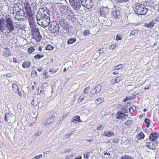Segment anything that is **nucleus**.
Instances as JSON below:
<instances>
[{
    "label": "nucleus",
    "instance_id": "obj_1",
    "mask_svg": "<svg viewBox=\"0 0 159 159\" xmlns=\"http://www.w3.org/2000/svg\"><path fill=\"white\" fill-rule=\"evenodd\" d=\"M14 26L12 21L9 17L1 18L0 20V30L4 34H8L12 31Z\"/></svg>",
    "mask_w": 159,
    "mask_h": 159
},
{
    "label": "nucleus",
    "instance_id": "obj_2",
    "mask_svg": "<svg viewBox=\"0 0 159 159\" xmlns=\"http://www.w3.org/2000/svg\"><path fill=\"white\" fill-rule=\"evenodd\" d=\"M37 23L40 25L45 28L48 26L50 21V17L36 16Z\"/></svg>",
    "mask_w": 159,
    "mask_h": 159
},
{
    "label": "nucleus",
    "instance_id": "obj_3",
    "mask_svg": "<svg viewBox=\"0 0 159 159\" xmlns=\"http://www.w3.org/2000/svg\"><path fill=\"white\" fill-rule=\"evenodd\" d=\"M48 25L49 30L53 32L54 33H58L60 27L57 22L55 21H50Z\"/></svg>",
    "mask_w": 159,
    "mask_h": 159
},
{
    "label": "nucleus",
    "instance_id": "obj_4",
    "mask_svg": "<svg viewBox=\"0 0 159 159\" xmlns=\"http://www.w3.org/2000/svg\"><path fill=\"white\" fill-rule=\"evenodd\" d=\"M148 11V9L144 7L142 4H137L135 7V12L138 15H145Z\"/></svg>",
    "mask_w": 159,
    "mask_h": 159
},
{
    "label": "nucleus",
    "instance_id": "obj_5",
    "mask_svg": "<svg viewBox=\"0 0 159 159\" xmlns=\"http://www.w3.org/2000/svg\"><path fill=\"white\" fill-rule=\"evenodd\" d=\"M24 11H20L19 12L15 13V17L18 21H23L25 20L27 15Z\"/></svg>",
    "mask_w": 159,
    "mask_h": 159
},
{
    "label": "nucleus",
    "instance_id": "obj_6",
    "mask_svg": "<svg viewBox=\"0 0 159 159\" xmlns=\"http://www.w3.org/2000/svg\"><path fill=\"white\" fill-rule=\"evenodd\" d=\"M37 5L35 3H32L29 7H26L25 11L27 15V17L29 18L31 15V11L32 12L35 11L37 9Z\"/></svg>",
    "mask_w": 159,
    "mask_h": 159
},
{
    "label": "nucleus",
    "instance_id": "obj_7",
    "mask_svg": "<svg viewBox=\"0 0 159 159\" xmlns=\"http://www.w3.org/2000/svg\"><path fill=\"white\" fill-rule=\"evenodd\" d=\"M49 11L47 9V8H40L38 10L36 16H38L39 15L41 16H45L50 17Z\"/></svg>",
    "mask_w": 159,
    "mask_h": 159
},
{
    "label": "nucleus",
    "instance_id": "obj_8",
    "mask_svg": "<svg viewBox=\"0 0 159 159\" xmlns=\"http://www.w3.org/2000/svg\"><path fill=\"white\" fill-rule=\"evenodd\" d=\"M31 32L32 34H33V39H35L36 41L40 42L41 41L42 36L40 34L38 29H33Z\"/></svg>",
    "mask_w": 159,
    "mask_h": 159
},
{
    "label": "nucleus",
    "instance_id": "obj_9",
    "mask_svg": "<svg viewBox=\"0 0 159 159\" xmlns=\"http://www.w3.org/2000/svg\"><path fill=\"white\" fill-rule=\"evenodd\" d=\"M81 4L82 6L89 9L93 5V3L91 0H80Z\"/></svg>",
    "mask_w": 159,
    "mask_h": 159
},
{
    "label": "nucleus",
    "instance_id": "obj_10",
    "mask_svg": "<svg viewBox=\"0 0 159 159\" xmlns=\"http://www.w3.org/2000/svg\"><path fill=\"white\" fill-rule=\"evenodd\" d=\"M109 10L107 7H101L98 10V12L100 16L105 17L109 12Z\"/></svg>",
    "mask_w": 159,
    "mask_h": 159
},
{
    "label": "nucleus",
    "instance_id": "obj_11",
    "mask_svg": "<svg viewBox=\"0 0 159 159\" xmlns=\"http://www.w3.org/2000/svg\"><path fill=\"white\" fill-rule=\"evenodd\" d=\"M20 11H24L23 5L19 3L14 5L13 9V14H15V13L19 12Z\"/></svg>",
    "mask_w": 159,
    "mask_h": 159
},
{
    "label": "nucleus",
    "instance_id": "obj_12",
    "mask_svg": "<svg viewBox=\"0 0 159 159\" xmlns=\"http://www.w3.org/2000/svg\"><path fill=\"white\" fill-rule=\"evenodd\" d=\"M71 6L74 9L77 11L80 10L81 6V4L80 0L70 3Z\"/></svg>",
    "mask_w": 159,
    "mask_h": 159
},
{
    "label": "nucleus",
    "instance_id": "obj_13",
    "mask_svg": "<svg viewBox=\"0 0 159 159\" xmlns=\"http://www.w3.org/2000/svg\"><path fill=\"white\" fill-rule=\"evenodd\" d=\"M157 20H154L150 22L149 24H145L144 26L147 28H151L153 27L155 24L157 23Z\"/></svg>",
    "mask_w": 159,
    "mask_h": 159
},
{
    "label": "nucleus",
    "instance_id": "obj_14",
    "mask_svg": "<svg viewBox=\"0 0 159 159\" xmlns=\"http://www.w3.org/2000/svg\"><path fill=\"white\" fill-rule=\"evenodd\" d=\"M59 23L64 30H66L68 28L67 23L64 20H61L60 21Z\"/></svg>",
    "mask_w": 159,
    "mask_h": 159
},
{
    "label": "nucleus",
    "instance_id": "obj_15",
    "mask_svg": "<svg viewBox=\"0 0 159 159\" xmlns=\"http://www.w3.org/2000/svg\"><path fill=\"white\" fill-rule=\"evenodd\" d=\"M128 115L124 114L122 112H118L117 114L116 115V118L117 119H122L125 118V116H128Z\"/></svg>",
    "mask_w": 159,
    "mask_h": 159
},
{
    "label": "nucleus",
    "instance_id": "obj_16",
    "mask_svg": "<svg viewBox=\"0 0 159 159\" xmlns=\"http://www.w3.org/2000/svg\"><path fill=\"white\" fill-rule=\"evenodd\" d=\"M129 100H125L123 101V105L125 108H129L132 105L131 102H130Z\"/></svg>",
    "mask_w": 159,
    "mask_h": 159
},
{
    "label": "nucleus",
    "instance_id": "obj_17",
    "mask_svg": "<svg viewBox=\"0 0 159 159\" xmlns=\"http://www.w3.org/2000/svg\"><path fill=\"white\" fill-rule=\"evenodd\" d=\"M114 134L111 131H105L103 134L102 136L104 137H112L114 136Z\"/></svg>",
    "mask_w": 159,
    "mask_h": 159
},
{
    "label": "nucleus",
    "instance_id": "obj_18",
    "mask_svg": "<svg viewBox=\"0 0 159 159\" xmlns=\"http://www.w3.org/2000/svg\"><path fill=\"white\" fill-rule=\"evenodd\" d=\"M150 139L152 141L155 140L157 138V134L155 132L151 133L149 136Z\"/></svg>",
    "mask_w": 159,
    "mask_h": 159
},
{
    "label": "nucleus",
    "instance_id": "obj_19",
    "mask_svg": "<svg viewBox=\"0 0 159 159\" xmlns=\"http://www.w3.org/2000/svg\"><path fill=\"white\" fill-rule=\"evenodd\" d=\"M31 63L30 61H24L22 64V67L25 68H28L30 66Z\"/></svg>",
    "mask_w": 159,
    "mask_h": 159
},
{
    "label": "nucleus",
    "instance_id": "obj_20",
    "mask_svg": "<svg viewBox=\"0 0 159 159\" xmlns=\"http://www.w3.org/2000/svg\"><path fill=\"white\" fill-rule=\"evenodd\" d=\"M146 146L151 149H154L155 148V145L152 142H147Z\"/></svg>",
    "mask_w": 159,
    "mask_h": 159
},
{
    "label": "nucleus",
    "instance_id": "obj_21",
    "mask_svg": "<svg viewBox=\"0 0 159 159\" xmlns=\"http://www.w3.org/2000/svg\"><path fill=\"white\" fill-rule=\"evenodd\" d=\"M54 121V119L52 116L48 118L46 120L45 126H46L48 125H49L51 123H52Z\"/></svg>",
    "mask_w": 159,
    "mask_h": 159
},
{
    "label": "nucleus",
    "instance_id": "obj_22",
    "mask_svg": "<svg viewBox=\"0 0 159 159\" xmlns=\"http://www.w3.org/2000/svg\"><path fill=\"white\" fill-rule=\"evenodd\" d=\"M122 80L121 77L120 76H118L117 77L115 78L114 79H113L111 80V82L113 84H115L121 81Z\"/></svg>",
    "mask_w": 159,
    "mask_h": 159
},
{
    "label": "nucleus",
    "instance_id": "obj_23",
    "mask_svg": "<svg viewBox=\"0 0 159 159\" xmlns=\"http://www.w3.org/2000/svg\"><path fill=\"white\" fill-rule=\"evenodd\" d=\"M81 121L80 116H75L73 119H72L71 122L76 123L77 122H79Z\"/></svg>",
    "mask_w": 159,
    "mask_h": 159
},
{
    "label": "nucleus",
    "instance_id": "obj_24",
    "mask_svg": "<svg viewBox=\"0 0 159 159\" xmlns=\"http://www.w3.org/2000/svg\"><path fill=\"white\" fill-rule=\"evenodd\" d=\"M119 14V12L117 10L112 11L111 12V15L113 16V17L115 18H118Z\"/></svg>",
    "mask_w": 159,
    "mask_h": 159
},
{
    "label": "nucleus",
    "instance_id": "obj_25",
    "mask_svg": "<svg viewBox=\"0 0 159 159\" xmlns=\"http://www.w3.org/2000/svg\"><path fill=\"white\" fill-rule=\"evenodd\" d=\"M137 106L133 105L131 106L130 108H128V109H129V111L130 113L132 114V113L136 110V109L138 108Z\"/></svg>",
    "mask_w": 159,
    "mask_h": 159
},
{
    "label": "nucleus",
    "instance_id": "obj_26",
    "mask_svg": "<svg viewBox=\"0 0 159 159\" xmlns=\"http://www.w3.org/2000/svg\"><path fill=\"white\" fill-rule=\"evenodd\" d=\"M11 118V116L8 113H6L5 116V120L6 121L9 122Z\"/></svg>",
    "mask_w": 159,
    "mask_h": 159
},
{
    "label": "nucleus",
    "instance_id": "obj_27",
    "mask_svg": "<svg viewBox=\"0 0 159 159\" xmlns=\"http://www.w3.org/2000/svg\"><path fill=\"white\" fill-rule=\"evenodd\" d=\"M101 85L100 84H99L95 86L94 89H95L97 93L99 92L101 90Z\"/></svg>",
    "mask_w": 159,
    "mask_h": 159
},
{
    "label": "nucleus",
    "instance_id": "obj_28",
    "mask_svg": "<svg viewBox=\"0 0 159 159\" xmlns=\"http://www.w3.org/2000/svg\"><path fill=\"white\" fill-rule=\"evenodd\" d=\"M12 88L15 93H18V92L19 88L17 85L16 84H13Z\"/></svg>",
    "mask_w": 159,
    "mask_h": 159
},
{
    "label": "nucleus",
    "instance_id": "obj_29",
    "mask_svg": "<svg viewBox=\"0 0 159 159\" xmlns=\"http://www.w3.org/2000/svg\"><path fill=\"white\" fill-rule=\"evenodd\" d=\"M144 135L143 132H141L138 136V139L139 140H140L144 138Z\"/></svg>",
    "mask_w": 159,
    "mask_h": 159
},
{
    "label": "nucleus",
    "instance_id": "obj_30",
    "mask_svg": "<svg viewBox=\"0 0 159 159\" xmlns=\"http://www.w3.org/2000/svg\"><path fill=\"white\" fill-rule=\"evenodd\" d=\"M76 41L75 38H71L70 39L67 41V43L69 44H72L75 43Z\"/></svg>",
    "mask_w": 159,
    "mask_h": 159
},
{
    "label": "nucleus",
    "instance_id": "obj_31",
    "mask_svg": "<svg viewBox=\"0 0 159 159\" xmlns=\"http://www.w3.org/2000/svg\"><path fill=\"white\" fill-rule=\"evenodd\" d=\"M136 95L135 94H132L131 96H127L124 99H132V98L135 99L136 98Z\"/></svg>",
    "mask_w": 159,
    "mask_h": 159
},
{
    "label": "nucleus",
    "instance_id": "obj_32",
    "mask_svg": "<svg viewBox=\"0 0 159 159\" xmlns=\"http://www.w3.org/2000/svg\"><path fill=\"white\" fill-rule=\"evenodd\" d=\"M144 122L147 124L146 127L147 128L149 127L150 125V120L149 119L146 118L144 120Z\"/></svg>",
    "mask_w": 159,
    "mask_h": 159
},
{
    "label": "nucleus",
    "instance_id": "obj_33",
    "mask_svg": "<svg viewBox=\"0 0 159 159\" xmlns=\"http://www.w3.org/2000/svg\"><path fill=\"white\" fill-rule=\"evenodd\" d=\"M107 50V48H102L100 49L98 51L100 54H102L104 52H106Z\"/></svg>",
    "mask_w": 159,
    "mask_h": 159
},
{
    "label": "nucleus",
    "instance_id": "obj_34",
    "mask_svg": "<svg viewBox=\"0 0 159 159\" xmlns=\"http://www.w3.org/2000/svg\"><path fill=\"white\" fill-rule=\"evenodd\" d=\"M90 87H87L84 90V91L83 92V93L85 95H87V94L89 93V91Z\"/></svg>",
    "mask_w": 159,
    "mask_h": 159
},
{
    "label": "nucleus",
    "instance_id": "obj_35",
    "mask_svg": "<svg viewBox=\"0 0 159 159\" xmlns=\"http://www.w3.org/2000/svg\"><path fill=\"white\" fill-rule=\"evenodd\" d=\"M129 0H115L116 2L118 4L127 2Z\"/></svg>",
    "mask_w": 159,
    "mask_h": 159
},
{
    "label": "nucleus",
    "instance_id": "obj_36",
    "mask_svg": "<svg viewBox=\"0 0 159 159\" xmlns=\"http://www.w3.org/2000/svg\"><path fill=\"white\" fill-rule=\"evenodd\" d=\"M120 159H133L132 157L129 156H123Z\"/></svg>",
    "mask_w": 159,
    "mask_h": 159
},
{
    "label": "nucleus",
    "instance_id": "obj_37",
    "mask_svg": "<svg viewBox=\"0 0 159 159\" xmlns=\"http://www.w3.org/2000/svg\"><path fill=\"white\" fill-rule=\"evenodd\" d=\"M31 75L32 77H35L37 76V72L35 70H33L31 72Z\"/></svg>",
    "mask_w": 159,
    "mask_h": 159
},
{
    "label": "nucleus",
    "instance_id": "obj_38",
    "mask_svg": "<svg viewBox=\"0 0 159 159\" xmlns=\"http://www.w3.org/2000/svg\"><path fill=\"white\" fill-rule=\"evenodd\" d=\"M133 123V121L132 120H129L125 122V124L128 126L130 125Z\"/></svg>",
    "mask_w": 159,
    "mask_h": 159
},
{
    "label": "nucleus",
    "instance_id": "obj_39",
    "mask_svg": "<svg viewBox=\"0 0 159 159\" xmlns=\"http://www.w3.org/2000/svg\"><path fill=\"white\" fill-rule=\"evenodd\" d=\"M97 93L95 89H92L90 93V95L91 96H93L94 95V94Z\"/></svg>",
    "mask_w": 159,
    "mask_h": 159
},
{
    "label": "nucleus",
    "instance_id": "obj_40",
    "mask_svg": "<svg viewBox=\"0 0 159 159\" xmlns=\"http://www.w3.org/2000/svg\"><path fill=\"white\" fill-rule=\"evenodd\" d=\"M35 50V49L33 47H31L28 49V52L29 53H31L32 52H34Z\"/></svg>",
    "mask_w": 159,
    "mask_h": 159
},
{
    "label": "nucleus",
    "instance_id": "obj_41",
    "mask_svg": "<svg viewBox=\"0 0 159 159\" xmlns=\"http://www.w3.org/2000/svg\"><path fill=\"white\" fill-rule=\"evenodd\" d=\"M46 49L47 50H52L53 49V47L52 46L50 45H48L46 47Z\"/></svg>",
    "mask_w": 159,
    "mask_h": 159
},
{
    "label": "nucleus",
    "instance_id": "obj_42",
    "mask_svg": "<svg viewBox=\"0 0 159 159\" xmlns=\"http://www.w3.org/2000/svg\"><path fill=\"white\" fill-rule=\"evenodd\" d=\"M31 103L32 105L36 106L38 104V102L37 100H32Z\"/></svg>",
    "mask_w": 159,
    "mask_h": 159
},
{
    "label": "nucleus",
    "instance_id": "obj_43",
    "mask_svg": "<svg viewBox=\"0 0 159 159\" xmlns=\"http://www.w3.org/2000/svg\"><path fill=\"white\" fill-rule=\"evenodd\" d=\"M90 152H88L86 154L84 153V157L85 159H88L89 157Z\"/></svg>",
    "mask_w": 159,
    "mask_h": 159
},
{
    "label": "nucleus",
    "instance_id": "obj_44",
    "mask_svg": "<svg viewBox=\"0 0 159 159\" xmlns=\"http://www.w3.org/2000/svg\"><path fill=\"white\" fill-rule=\"evenodd\" d=\"M73 134V133H68L64 136V138L65 139H67L69 138L71 134Z\"/></svg>",
    "mask_w": 159,
    "mask_h": 159
},
{
    "label": "nucleus",
    "instance_id": "obj_45",
    "mask_svg": "<svg viewBox=\"0 0 159 159\" xmlns=\"http://www.w3.org/2000/svg\"><path fill=\"white\" fill-rule=\"evenodd\" d=\"M87 97V95H85L83 93L81 96H80L78 99H84Z\"/></svg>",
    "mask_w": 159,
    "mask_h": 159
},
{
    "label": "nucleus",
    "instance_id": "obj_46",
    "mask_svg": "<svg viewBox=\"0 0 159 159\" xmlns=\"http://www.w3.org/2000/svg\"><path fill=\"white\" fill-rule=\"evenodd\" d=\"M122 68V65L121 64L118 65L117 66H115V69L116 70H119L120 69H121Z\"/></svg>",
    "mask_w": 159,
    "mask_h": 159
},
{
    "label": "nucleus",
    "instance_id": "obj_47",
    "mask_svg": "<svg viewBox=\"0 0 159 159\" xmlns=\"http://www.w3.org/2000/svg\"><path fill=\"white\" fill-rule=\"evenodd\" d=\"M102 100H95V103L96 105H98L101 103H102V102L101 101Z\"/></svg>",
    "mask_w": 159,
    "mask_h": 159
},
{
    "label": "nucleus",
    "instance_id": "obj_48",
    "mask_svg": "<svg viewBox=\"0 0 159 159\" xmlns=\"http://www.w3.org/2000/svg\"><path fill=\"white\" fill-rule=\"evenodd\" d=\"M43 56V55L41 56L40 54H37L34 57V58L37 59H40V58Z\"/></svg>",
    "mask_w": 159,
    "mask_h": 159
},
{
    "label": "nucleus",
    "instance_id": "obj_49",
    "mask_svg": "<svg viewBox=\"0 0 159 159\" xmlns=\"http://www.w3.org/2000/svg\"><path fill=\"white\" fill-rule=\"evenodd\" d=\"M121 36L120 34H118L116 36V40L118 41L121 40Z\"/></svg>",
    "mask_w": 159,
    "mask_h": 159
},
{
    "label": "nucleus",
    "instance_id": "obj_50",
    "mask_svg": "<svg viewBox=\"0 0 159 159\" xmlns=\"http://www.w3.org/2000/svg\"><path fill=\"white\" fill-rule=\"evenodd\" d=\"M90 34L89 31V30H86L84 33V35L85 36H87Z\"/></svg>",
    "mask_w": 159,
    "mask_h": 159
},
{
    "label": "nucleus",
    "instance_id": "obj_51",
    "mask_svg": "<svg viewBox=\"0 0 159 159\" xmlns=\"http://www.w3.org/2000/svg\"><path fill=\"white\" fill-rule=\"evenodd\" d=\"M43 156L42 155L40 154L38 156H35L34 157L36 159H39L41 158Z\"/></svg>",
    "mask_w": 159,
    "mask_h": 159
},
{
    "label": "nucleus",
    "instance_id": "obj_52",
    "mask_svg": "<svg viewBox=\"0 0 159 159\" xmlns=\"http://www.w3.org/2000/svg\"><path fill=\"white\" fill-rule=\"evenodd\" d=\"M116 47V44H112L111 46L110 49H114Z\"/></svg>",
    "mask_w": 159,
    "mask_h": 159
},
{
    "label": "nucleus",
    "instance_id": "obj_53",
    "mask_svg": "<svg viewBox=\"0 0 159 159\" xmlns=\"http://www.w3.org/2000/svg\"><path fill=\"white\" fill-rule=\"evenodd\" d=\"M49 71L50 72H53V73H55L57 71L54 70V68H50L49 69Z\"/></svg>",
    "mask_w": 159,
    "mask_h": 159
},
{
    "label": "nucleus",
    "instance_id": "obj_54",
    "mask_svg": "<svg viewBox=\"0 0 159 159\" xmlns=\"http://www.w3.org/2000/svg\"><path fill=\"white\" fill-rule=\"evenodd\" d=\"M102 125H100L97 128V129L98 130H101L102 129H103V127H102Z\"/></svg>",
    "mask_w": 159,
    "mask_h": 159
},
{
    "label": "nucleus",
    "instance_id": "obj_55",
    "mask_svg": "<svg viewBox=\"0 0 159 159\" xmlns=\"http://www.w3.org/2000/svg\"><path fill=\"white\" fill-rule=\"evenodd\" d=\"M112 142L115 143H118V141L117 139H115L112 140Z\"/></svg>",
    "mask_w": 159,
    "mask_h": 159
},
{
    "label": "nucleus",
    "instance_id": "obj_56",
    "mask_svg": "<svg viewBox=\"0 0 159 159\" xmlns=\"http://www.w3.org/2000/svg\"><path fill=\"white\" fill-rule=\"evenodd\" d=\"M136 31L135 30L131 32L130 34V36L134 35L136 34Z\"/></svg>",
    "mask_w": 159,
    "mask_h": 159
},
{
    "label": "nucleus",
    "instance_id": "obj_57",
    "mask_svg": "<svg viewBox=\"0 0 159 159\" xmlns=\"http://www.w3.org/2000/svg\"><path fill=\"white\" fill-rule=\"evenodd\" d=\"M41 134V132L40 131H38L35 134V136L36 137H37L38 136L40 135Z\"/></svg>",
    "mask_w": 159,
    "mask_h": 159
},
{
    "label": "nucleus",
    "instance_id": "obj_58",
    "mask_svg": "<svg viewBox=\"0 0 159 159\" xmlns=\"http://www.w3.org/2000/svg\"><path fill=\"white\" fill-rule=\"evenodd\" d=\"M12 75L11 73H9L6 74V76L8 77H11L12 76Z\"/></svg>",
    "mask_w": 159,
    "mask_h": 159
},
{
    "label": "nucleus",
    "instance_id": "obj_59",
    "mask_svg": "<svg viewBox=\"0 0 159 159\" xmlns=\"http://www.w3.org/2000/svg\"><path fill=\"white\" fill-rule=\"evenodd\" d=\"M61 8L63 9L64 10H67V7L65 6H62L61 7Z\"/></svg>",
    "mask_w": 159,
    "mask_h": 159
},
{
    "label": "nucleus",
    "instance_id": "obj_60",
    "mask_svg": "<svg viewBox=\"0 0 159 159\" xmlns=\"http://www.w3.org/2000/svg\"><path fill=\"white\" fill-rule=\"evenodd\" d=\"M128 110H129V109H128V108H125V110H124V111H125V113H127Z\"/></svg>",
    "mask_w": 159,
    "mask_h": 159
},
{
    "label": "nucleus",
    "instance_id": "obj_61",
    "mask_svg": "<svg viewBox=\"0 0 159 159\" xmlns=\"http://www.w3.org/2000/svg\"><path fill=\"white\" fill-rule=\"evenodd\" d=\"M104 154L105 155H107L109 157L110 155V153L109 152H105Z\"/></svg>",
    "mask_w": 159,
    "mask_h": 159
},
{
    "label": "nucleus",
    "instance_id": "obj_62",
    "mask_svg": "<svg viewBox=\"0 0 159 159\" xmlns=\"http://www.w3.org/2000/svg\"><path fill=\"white\" fill-rule=\"evenodd\" d=\"M13 61L15 63H16L17 61L16 59L15 58H14L13 59Z\"/></svg>",
    "mask_w": 159,
    "mask_h": 159
},
{
    "label": "nucleus",
    "instance_id": "obj_63",
    "mask_svg": "<svg viewBox=\"0 0 159 159\" xmlns=\"http://www.w3.org/2000/svg\"><path fill=\"white\" fill-rule=\"evenodd\" d=\"M42 69H43L42 68H38V70L39 71H42Z\"/></svg>",
    "mask_w": 159,
    "mask_h": 159
},
{
    "label": "nucleus",
    "instance_id": "obj_64",
    "mask_svg": "<svg viewBox=\"0 0 159 159\" xmlns=\"http://www.w3.org/2000/svg\"><path fill=\"white\" fill-rule=\"evenodd\" d=\"M82 157L80 156L79 157H76L74 159H81Z\"/></svg>",
    "mask_w": 159,
    "mask_h": 159
}]
</instances>
